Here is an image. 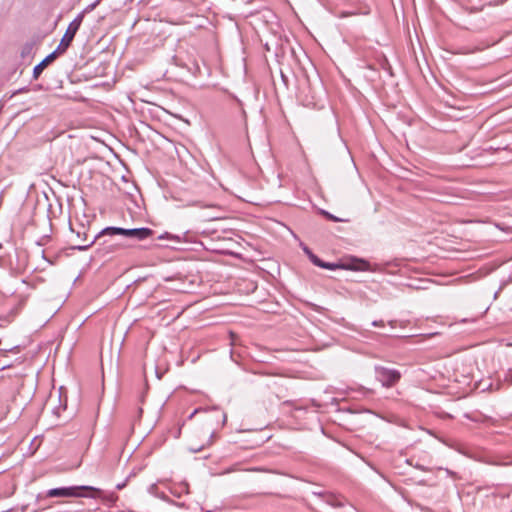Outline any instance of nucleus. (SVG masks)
<instances>
[{
	"instance_id": "nucleus-1",
	"label": "nucleus",
	"mask_w": 512,
	"mask_h": 512,
	"mask_svg": "<svg viewBox=\"0 0 512 512\" xmlns=\"http://www.w3.org/2000/svg\"><path fill=\"white\" fill-rule=\"evenodd\" d=\"M214 441V429L211 425H206L192 432L187 440V448L192 452H199L211 446Z\"/></svg>"
},
{
	"instance_id": "nucleus-2",
	"label": "nucleus",
	"mask_w": 512,
	"mask_h": 512,
	"mask_svg": "<svg viewBox=\"0 0 512 512\" xmlns=\"http://www.w3.org/2000/svg\"><path fill=\"white\" fill-rule=\"evenodd\" d=\"M152 234L153 231L149 228L124 229L118 227H107L100 233V235H123L136 240L147 239Z\"/></svg>"
},
{
	"instance_id": "nucleus-3",
	"label": "nucleus",
	"mask_w": 512,
	"mask_h": 512,
	"mask_svg": "<svg viewBox=\"0 0 512 512\" xmlns=\"http://www.w3.org/2000/svg\"><path fill=\"white\" fill-rule=\"evenodd\" d=\"M82 490H87V491L92 492L91 496H96L100 493L99 489L89 487V486H82V487L50 489L47 492V496L48 497H79V496H83V494L80 492Z\"/></svg>"
},
{
	"instance_id": "nucleus-4",
	"label": "nucleus",
	"mask_w": 512,
	"mask_h": 512,
	"mask_svg": "<svg viewBox=\"0 0 512 512\" xmlns=\"http://www.w3.org/2000/svg\"><path fill=\"white\" fill-rule=\"evenodd\" d=\"M82 22V16L74 19L67 27L56 52L63 53L70 46Z\"/></svg>"
},
{
	"instance_id": "nucleus-5",
	"label": "nucleus",
	"mask_w": 512,
	"mask_h": 512,
	"mask_svg": "<svg viewBox=\"0 0 512 512\" xmlns=\"http://www.w3.org/2000/svg\"><path fill=\"white\" fill-rule=\"evenodd\" d=\"M378 379L383 386L391 387L400 379V374L395 370L380 369L378 371Z\"/></svg>"
},
{
	"instance_id": "nucleus-6",
	"label": "nucleus",
	"mask_w": 512,
	"mask_h": 512,
	"mask_svg": "<svg viewBox=\"0 0 512 512\" xmlns=\"http://www.w3.org/2000/svg\"><path fill=\"white\" fill-rule=\"evenodd\" d=\"M56 51L49 54L45 59H43L38 65L34 67L33 74L34 78L37 79L42 71L56 59Z\"/></svg>"
},
{
	"instance_id": "nucleus-7",
	"label": "nucleus",
	"mask_w": 512,
	"mask_h": 512,
	"mask_svg": "<svg viewBox=\"0 0 512 512\" xmlns=\"http://www.w3.org/2000/svg\"><path fill=\"white\" fill-rule=\"evenodd\" d=\"M321 214L323 216H325L328 220L333 221V222H345V221H347V219H345V218H340V217L334 216V215H332L329 212L324 211V210L321 211Z\"/></svg>"
},
{
	"instance_id": "nucleus-8",
	"label": "nucleus",
	"mask_w": 512,
	"mask_h": 512,
	"mask_svg": "<svg viewBox=\"0 0 512 512\" xmlns=\"http://www.w3.org/2000/svg\"><path fill=\"white\" fill-rule=\"evenodd\" d=\"M311 259H312V261H313V263H314L315 265H317V266H319V267H322V268H323V266H324V263H325V262L321 261V260H320L319 258H317L316 256H312V257H311Z\"/></svg>"
},
{
	"instance_id": "nucleus-9",
	"label": "nucleus",
	"mask_w": 512,
	"mask_h": 512,
	"mask_svg": "<svg viewBox=\"0 0 512 512\" xmlns=\"http://www.w3.org/2000/svg\"><path fill=\"white\" fill-rule=\"evenodd\" d=\"M428 282L427 280L425 279H422V278H418V286H417V289H426L427 287L425 285H422L424 283Z\"/></svg>"
},
{
	"instance_id": "nucleus-10",
	"label": "nucleus",
	"mask_w": 512,
	"mask_h": 512,
	"mask_svg": "<svg viewBox=\"0 0 512 512\" xmlns=\"http://www.w3.org/2000/svg\"><path fill=\"white\" fill-rule=\"evenodd\" d=\"M337 267H338V265L330 264V263H324V266H323V268L330 269V270H334Z\"/></svg>"
},
{
	"instance_id": "nucleus-11",
	"label": "nucleus",
	"mask_w": 512,
	"mask_h": 512,
	"mask_svg": "<svg viewBox=\"0 0 512 512\" xmlns=\"http://www.w3.org/2000/svg\"><path fill=\"white\" fill-rule=\"evenodd\" d=\"M372 324H373V326H376V327H383L384 326V322L382 320L374 321Z\"/></svg>"
},
{
	"instance_id": "nucleus-12",
	"label": "nucleus",
	"mask_w": 512,
	"mask_h": 512,
	"mask_svg": "<svg viewBox=\"0 0 512 512\" xmlns=\"http://www.w3.org/2000/svg\"><path fill=\"white\" fill-rule=\"evenodd\" d=\"M506 380L509 381V383H512V375H507Z\"/></svg>"
},
{
	"instance_id": "nucleus-13",
	"label": "nucleus",
	"mask_w": 512,
	"mask_h": 512,
	"mask_svg": "<svg viewBox=\"0 0 512 512\" xmlns=\"http://www.w3.org/2000/svg\"><path fill=\"white\" fill-rule=\"evenodd\" d=\"M422 431L425 434V436H429V434H428V432L426 430L423 429Z\"/></svg>"
}]
</instances>
